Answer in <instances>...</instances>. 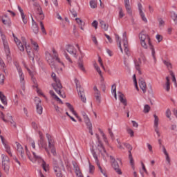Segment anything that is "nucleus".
I'll use <instances>...</instances> for the list:
<instances>
[{"instance_id": "nucleus-1", "label": "nucleus", "mask_w": 177, "mask_h": 177, "mask_svg": "<svg viewBox=\"0 0 177 177\" xmlns=\"http://www.w3.org/2000/svg\"><path fill=\"white\" fill-rule=\"evenodd\" d=\"M13 37L14 41L17 44L18 49H19L21 52H24V49L26 48L30 60H32V63H34V59L36 57L34 55L31 46L27 44V39H26L25 37H21V41H20V40H19L18 38L15 36V35H13Z\"/></svg>"}, {"instance_id": "nucleus-2", "label": "nucleus", "mask_w": 177, "mask_h": 177, "mask_svg": "<svg viewBox=\"0 0 177 177\" xmlns=\"http://www.w3.org/2000/svg\"><path fill=\"white\" fill-rule=\"evenodd\" d=\"M139 39L141 46H142L144 49H151L152 57L153 59L154 63H156V62H157V59H156V51L154 50L153 44H151V40L150 39L149 35L146 34L145 31H142L139 34Z\"/></svg>"}, {"instance_id": "nucleus-3", "label": "nucleus", "mask_w": 177, "mask_h": 177, "mask_svg": "<svg viewBox=\"0 0 177 177\" xmlns=\"http://www.w3.org/2000/svg\"><path fill=\"white\" fill-rule=\"evenodd\" d=\"M26 156L28 157L30 161L34 164H36V162H37V164H41L44 171L46 172L49 171V165H48L45 160H42V158L38 155V153L34 152V151H32V155H30V151H28L27 147H26Z\"/></svg>"}, {"instance_id": "nucleus-4", "label": "nucleus", "mask_w": 177, "mask_h": 177, "mask_svg": "<svg viewBox=\"0 0 177 177\" xmlns=\"http://www.w3.org/2000/svg\"><path fill=\"white\" fill-rule=\"evenodd\" d=\"M46 55V60L47 63L50 66L51 68H56V66L55 65V60L57 62V63H60L62 67H64V64L62 62L60 58L59 57V53L56 50L53 49L51 52L46 51L45 53Z\"/></svg>"}, {"instance_id": "nucleus-5", "label": "nucleus", "mask_w": 177, "mask_h": 177, "mask_svg": "<svg viewBox=\"0 0 177 177\" xmlns=\"http://www.w3.org/2000/svg\"><path fill=\"white\" fill-rule=\"evenodd\" d=\"M51 77L55 82V83L52 84L53 89L55 91V92H57V93H58V95H59L61 97L65 99L66 94H62V92L60 91L62 88H63V86H62V83H60V79H59V77H57L56 73H53L51 74Z\"/></svg>"}, {"instance_id": "nucleus-6", "label": "nucleus", "mask_w": 177, "mask_h": 177, "mask_svg": "<svg viewBox=\"0 0 177 177\" xmlns=\"http://www.w3.org/2000/svg\"><path fill=\"white\" fill-rule=\"evenodd\" d=\"M25 68H26L28 73H29V75L31 77V80L32 81L34 85V88H37V93L39 95H41L42 96H44V94L42 93V91L39 89H38V84L37 83V79H35V77H34V76L37 74V72H35V69L34 68V66H32L31 68V69H30V68L27 67L26 66H25Z\"/></svg>"}, {"instance_id": "nucleus-7", "label": "nucleus", "mask_w": 177, "mask_h": 177, "mask_svg": "<svg viewBox=\"0 0 177 177\" xmlns=\"http://www.w3.org/2000/svg\"><path fill=\"white\" fill-rule=\"evenodd\" d=\"M2 160V168L6 174H9V169H10V160L9 157L5 154H1Z\"/></svg>"}, {"instance_id": "nucleus-8", "label": "nucleus", "mask_w": 177, "mask_h": 177, "mask_svg": "<svg viewBox=\"0 0 177 177\" xmlns=\"http://www.w3.org/2000/svg\"><path fill=\"white\" fill-rule=\"evenodd\" d=\"M15 66L18 73L19 82L22 86V89H24V84H26V76L24 75V73H23V69H21L20 65H19V64L17 62L15 64Z\"/></svg>"}, {"instance_id": "nucleus-9", "label": "nucleus", "mask_w": 177, "mask_h": 177, "mask_svg": "<svg viewBox=\"0 0 177 177\" xmlns=\"http://www.w3.org/2000/svg\"><path fill=\"white\" fill-rule=\"evenodd\" d=\"M75 83L76 84L77 91L78 92V95L83 103H86V97H85V93L84 92V88L81 87L80 84V82L78 80L75 79Z\"/></svg>"}, {"instance_id": "nucleus-10", "label": "nucleus", "mask_w": 177, "mask_h": 177, "mask_svg": "<svg viewBox=\"0 0 177 177\" xmlns=\"http://www.w3.org/2000/svg\"><path fill=\"white\" fill-rule=\"evenodd\" d=\"M111 162L112 163V167L115 169V171L118 174V175H122V172L121 169H120L119 164H121V159L115 160L113 156H110Z\"/></svg>"}, {"instance_id": "nucleus-11", "label": "nucleus", "mask_w": 177, "mask_h": 177, "mask_svg": "<svg viewBox=\"0 0 177 177\" xmlns=\"http://www.w3.org/2000/svg\"><path fill=\"white\" fill-rule=\"evenodd\" d=\"M91 153L95 159V164L98 167V169H100V171L103 175V176L107 177V172L106 171V169H103L102 166H100V163L99 162V159H97V154H96V152H95V149H93V150L91 151Z\"/></svg>"}, {"instance_id": "nucleus-12", "label": "nucleus", "mask_w": 177, "mask_h": 177, "mask_svg": "<svg viewBox=\"0 0 177 177\" xmlns=\"http://www.w3.org/2000/svg\"><path fill=\"white\" fill-rule=\"evenodd\" d=\"M1 39L3 41V44L4 46V50L6 55L7 56L8 60H10V49L9 48V44H8V39H6V37L5 35H1Z\"/></svg>"}, {"instance_id": "nucleus-13", "label": "nucleus", "mask_w": 177, "mask_h": 177, "mask_svg": "<svg viewBox=\"0 0 177 177\" xmlns=\"http://www.w3.org/2000/svg\"><path fill=\"white\" fill-rule=\"evenodd\" d=\"M46 138L48 139V147L53 156H56V148H55V140L49 134L46 135Z\"/></svg>"}, {"instance_id": "nucleus-14", "label": "nucleus", "mask_w": 177, "mask_h": 177, "mask_svg": "<svg viewBox=\"0 0 177 177\" xmlns=\"http://www.w3.org/2000/svg\"><path fill=\"white\" fill-rule=\"evenodd\" d=\"M95 136L98 141V145L97 147V149L100 151L102 157H104V158H106V157H107V152H106V149H104V147H103V144H102V142L100 141V138L99 137V135L95 134Z\"/></svg>"}, {"instance_id": "nucleus-15", "label": "nucleus", "mask_w": 177, "mask_h": 177, "mask_svg": "<svg viewBox=\"0 0 177 177\" xmlns=\"http://www.w3.org/2000/svg\"><path fill=\"white\" fill-rule=\"evenodd\" d=\"M65 49L68 53L73 56V57H77V49L74 46L68 44L65 46Z\"/></svg>"}, {"instance_id": "nucleus-16", "label": "nucleus", "mask_w": 177, "mask_h": 177, "mask_svg": "<svg viewBox=\"0 0 177 177\" xmlns=\"http://www.w3.org/2000/svg\"><path fill=\"white\" fill-rule=\"evenodd\" d=\"M154 120H153V127L155 129V132L156 133V135L158 138L161 136V134L160 133V131L158 130V122H160V118H158V116L157 115H153Z\"/></svg>"}, {"instance_id": "nucleus-17", "label": "nucleus", "mask_w": 177, "mask_h": 177, "mask_svg": "<svg viewBox=\"0 0 177 177\" xmlns=\"http://www.w3.org/2000/svg\"><path fill=\"white\" fill-rule=\"evenodd\" d=\"M35 103L36 104V110L37 114H42L43 108L42 104H41V99H39L38 97H35Z\"/></svg>"}, {"instance_id": "nucleus-18", "label": "nucleus", "mask_w": 177, "mask_h": 177, "mask_svg": "<svg viewBox=\"0 0 177 177\" xmlns=\"http://www.w3.org/2000/svg\"><path fill=\"white\" fill-rule=\"evenodd\" d=\"M138 8L139 15H140L142 21H144V23H147V18H146V15H145V12H143L144 8H143V6L142 5V3H138Z\"/></svg>"}, {"instance_id": "nucleus-19", "label": "nucleus", "mask_w": 177, "mask_h": 177, "mask_svg": "<svg viewBox=\"0 0 177 177\" xmlns=\"http://www.w3.org/2000/svg\"><path fill=\"white\" fill-rule=\"evenodd\" d=\"M123 46L124 48L125 54L129 56V48L128 47V38L127 37V32L123 33Z\"/></svg>"}, {"instance_id": "nucleus-20", "label": "nucleus", "mask_w": 177, "mask_h": 177, "mask_svg": "<svg viewBox=\"0 0 177 177\" xmlns=\"http://www.w3.org/2000/svg\"><path fill=\"white\" fill-rule=\"evenodd\" d=\"M0 138L1 139L2 144L6 149V153H8V154L10 156V157H12V149H10V146L8 145V142L5 140V138H3V136H0Z\"/></svg>"}, {"instance_id": "nucleus-21", "label": "nucleus", "mask_w": 177, "mask_h": 177, "mask_svg": "<svg viewBox=\"0 0 177 177\" xmlns=\"http://www.w3.org/2000/svg\"><path fill=\"white\" fill-rule=\"evenodd\" d=\"M16 145V147H17V151L18 153V154H19L21 156V158L24 160V149L23 148V146H21V145H20V143H19L18 142H15Z\"/></svg>"}, {"instance_id": "nucleus-22", "label": "nucleus", "mask_w": 177, "mask_h": 177, "mask_svg": "<svg viewBox=\"0 0 177 177\" xmlns=\"http://www.w3.org/2000/svg\"><path fill=\"white\" fill-rule=\"evenodd\" d=\"M35 9H36L37 14L39 15V17L40 20H44V12H42V8L41 6H39V4L38 3H34Z\"/></svg>"}, {"instance_id": "nucleus-23", "label": "nucleus", "mask_w": 177, "mask_h": 177, "mask_svg": "<svg viewBox=\"0 0 177 177\" xmlns=\"http://www.w3.org/2000/svg\"><path fill=\"white\" fill-rule=\"evenodd\" d=\"M0 118L1 120H3V121H4V122H8L9 120L13 119L12 118V115L10 113H8L5 117V114H3V112L2 111L0 112Z\"/></svg>"}, {"instance_id": "nucleus-24", "label": "nucleus", "mask_w": 177, "mask_h": 177, "mask_svg": "<svg viewBox=\"0 0 177 177\" xmlns=\"http://www.w3.org/2000/svg\"><path fill=\"white\" fill-rule=\"evenodd\" d=\"M139 85H140V88L142 91L143 93H146V92H147V86L146 85V82H145V80L140 79L139 80Z\"/></svg>"}, {"instance_id": "nucleus-25", "label": "nucleus", "mask_w": 177, "mask_h": 177, "mask_svg": "<svg viewBox=\"0 0 177 177\" xmlns=\"http://www.w3.org/2000/svg\"><path fill=\"white\" fill-rule=\"evenodd\" d=\"M118 95L120 102H121L122 104H124V109H125V106L128 104V103L127 102V98H125V95H124L120 91L118 93Z\"/></svg>"}, {"instance_id": "nucleus-26", "label": "nucleus", "mask_w": 177, "mask_h": 177, "mask_svg": "<svg viewBox=\"0 0 177 177\" xmlns=\"http://www.w3.org/2000/svg\"><path fill=\"white\" fill-rule=\"evenodd\" d=\"M63 170V167H60L57 165L54 167V171L57 177H63V174L62 171Z\"/></svg>"}, {"instance_id": "nucleus-27", "label": "nucleus", "mask_w": 177, "mask_h": 177, "mask_svg": "<svg viewBox=\"0 0 177 177\" xmlns=\"http://www.w3.org/2000/svg\"><path fill=\"white\" fill-rule=\"evenodd\" d=\"M73 167L75 169V172L76 174L77 177H84V175L82 174V172H81V170L80 169V167H78V165L77 163L73 162Z\"/></svg>"}, {"instance_id": "nucleus-28", "label": "nucleus", "mask_w": 177, "mask_h": 177, "mask_svg": "<svg viewBox=\"0 0 177 177\" xmlns=\"http://www.w3.org/2000/svg\"><path fill=\"white\" fill-rule=\"evenodd\" d=\"M18 10L21 13V17L22 19L24 24H27V21H28L27 17L26 16V15H24V12H23V9H21V7H20V6H18Z\"/></svg>"}, {"instance_id": "nucleus-29", "label": "nucleus", "mask_w": 177, "mask_h": 177, "mask_svg": "<svg viewBox=\"0 0 177 177\" xmlns=\"http://www.w3.org/2000/svg\"><path fill=\"white\" fill-rule=\"evenodd\" d=\"M124 6L126 10L129 15H132V9L131 8V4L129 3V0H124Z\"/></svg>"}, {"instance_id": "nucleus-30", "label": "nucleus", "mask_w": 177, "mask_h": 177, "mask_svg": "<svg viewBox=\"0 0 177 177\" xmlns=\"http://www.w3.org/2000/svg\"><path fill=\"white\" fill-rule=\"evenodd\" d=\"M49 93L53 99H55V100H56V102H58L60 104H63V101H62V100L59 98L57 95H56L54 91H50Z\"/></svg>"}, {"instance_id": "nucleus-31", "label": "nucleus", "mask_w": 177, "mask_h": 177, "mask_svg": "<svg viewBox=\"0 0 177 177\" xmlns=\"http://www.w3.org/2000/svg\"><path fill=\"white\" fill-rule=\"evenodd\" d=\"M163 88L167 92H169L171 89V82H169V77H166V83L164 84Z\"/></svg>"}, {"instance_id": "nucleus-32", "label": "nucleus", "mask_w": 177, "mask_h": 177, "mask_svg": "<svg viewBox=\"0 0 177 177\" xmlns=\"http://www.w3.org/2000/svg\"><path fill=\"white\" fill-rule=\"evenodd\" d=\"M75 21L78 24L80 29L84 31V27H85V22H84L80 18H75Z\"/></svg>"}, {"instance_id": "nucleus-33", "label": "nucleus", "mask_w": 177, "mask_h": 177, "mask_svg": "<svg viewBox=\"0 0 177 177\" xmlns=\"http://www.w3.org/2000/svg\"><path fill=\"white\" fill-rule=\"evenodd\" d=\"M55 111H57L58 115L62 118V120H66V116H63V109L59 108L57 106H55Z\"/></svg>"}, {"instance_id": "nucleus-34", "label": "nucleus", "mask_w": 177, "mask_h": 177, "mask_svg": "<svg viewBox=\"0 0 177 177\" xmlns=\"http://www.w3.org/2000/svg\"><path fill=\"white\" fill-rule=\"evenodd\" d=\"M0 100L4 106L8 104V100L6 99V96H5L2 91H0Z\"/></svg>"}, {"instance_id": "nucleus-35", "label": "nucleus", "mask_w": 177, "mask_h": 177, "mask_svg": "<svg viewBox=\"0 0 177 177\" xmlns=\"http://www.w3.org/2000/svg\"><path fill=\"white\" fill-rule=\"evenodd\" d=\"M32 30L35 34H38L39 28H38V25L37 24V22L34 21V19L32 18Z\"/></svg>"}, {"instance_id": "nucleus-36", "label": "nucleus", "mask_w": 177, "mask_h": 177, "mask_svg": "<svg viewBox=\"0 0 177 177\" xmlns=\"http://www.w3.org/2000/svg\"><path fill=\"white\" fill-rule=\"evenodd\" d=\"M162 151L165 156L166 161L168 162V164H171V158H169V154H168V152L164 146L162 147Z\"/></svg>"}, {"instance_id": "nucleus-37", "label": "nucleus", "mask_w": 177, "mask_h": 177, "mask_svg": "<svg viewBox=\"0 0 177 177\" xmlns=\"http://www.w3.org/2000/svg\"><path fill=\"white\" fill-rule=\"evenodd\" d=\"M30 43H31V45H32L33 49L36 52H38V50H39V46L38 45V43H37V41H35L32 39H30Z\"/></svg>"}, {"instance_id": "nucleus-38", "label": "nucleus", "mask_w": 177, "mask_h": 177, "mask_svg": "<svg viewBox=\"0 0 177 177\" xmlns=\"http://www.w3.org/2000/svg\"><path fill=\"white\" fill-rule=\"evenodd\" d=\"M135 64L136 70H138L139 74H140V70L139 69V66H140V64H142V60L140 59V58H138V59L135 60Z\"/></svg>"}, {"instance_id": "nucleus-39", "label": "nucleus", "mask_w": 177, "mask_h": 177, "mask_svg": "<svg viewBox=\"0 0 177 177\" xmlns=\"http://www.w3.org/2000/svg\"><path fill=\"white\" fill-rule=\"evenodd\" d=\"M100 24L102 30H104V31H107V30H109V25L106 24V22H104V21L100 20Z\"/></svg>"}, {"instance_id": "nucleus-40", "label": "nucleus", "mask_w": 177, "mask_h": 177, "mask_svg": "<svg viewBox=\"0 0 177 177\" xmlns=\"http://www.w3.org/2000/svg\"><path fill=\"white\" fill-rule=\"evenodd\" d=\"M112 94H114V97L117 100V86L115 84L112 85L111 86Z\"/></svg>"}, {"instance_id": "nucleus-41", "label": "nucleus", "mask_w": 177, "mask_h": 177, "mask_svg": "<svg viewBox=\"0 0 177 177\" xmlns=\"http://www.w3.org/2000/svg\"><path fill=\"white\" fill-rule=\"evenodd\" d=\"M126 131L128 135L130 136V138H133V136H135V132L130 127H127Z\"/></svg>"}, {"instance_id": "nucleus-42", "label": "nucleus", "mask_w": 177, "mask_h": 177, "mask_svg": "<svg viewBox=\"0 0 177 177\" xmlns=\"http://www.w3.org/2000/svg\"><path fill=\"white\" fill-rule=\"evenodd\" d=\"M94 68L96 70V71L98 73L100 77L102 78L103 75H102V71L100 70V68L99 67V66H97V63H94Z\"/></svg>"}, {"instance_id": "nucleus-43", "label": "nucleus", "mask_w": 177, "mask_h": 177, "mask_svg": "<svg viewBox=\"0 0 177 177\" xmlns=\"http://www.w3.org/2000/svg\"><path fill=\"white\" fill-rule=\"evenodd\" d=\"M88 172L91 175L95 172V166L91 164V162H88Z\"/></svg>"}, {"instance_id": "nucleus-44", "label": "nucleus", "mask_w": 177, "mask_h": 177, "mask_svg": "<svg viewBox=\"0 0 177 177\" xmlns=\"http://www.w3.org/2000/svg\"><path fill=\"white\" fill-rule=\"evenodd\" d=\"M163 63L166 67H167L168 70H172V64H171V62L165 60L163 61Z\"/></svg>"}, {"instance_id": "nucleus-45", "label": "nucleus", "mask_w": 177, "mask_h": 177, "mask_svg": "<svg viewBox=\"0 0 177 177\" xmlns=\"http://www.w3.org/2000/svg\"><path fill=\"white\" fill-rule=\"evenodd\" d=\"M90 6L92 9H95V8H97V3L96 0L90 1Z\"/></svg>"}, {"instance_id": "nucleus-46", "label": "nucleus", "mask_w": 177, "mask_h": 177, "mask_svg": "<svg viewBox=\"0 0 177 177\" xmlns=\"http://www.w3.org/2000/svg\"><path fill=\"white\" fill-rule=\"evenodd\" d=\"M83 118L86 126L91 125L92 124V122H91V119H89L88 115H86L84 117H83Z\"/></svg>"}, {"instance_id": "nucleus-47", "label": "nucleus", "mask_w": 177, "mask_h": 177, "mask_svg": "<svg viewBox=\"0 0 177 177\" xmlns=\"http://www.w3.org/2000/svg\"><path fill=\"white\" fill-rule=\"evenodd\" d=\"M129 158L130 160V164H131L133 169H135V162L133 160V158H132V153H129Z\"/></svg>"}, {"instance_id": "nucleus-48", "label": "nucleus", "mask_w": 177, "mask_h": 177, "mask_svg": "<svg viewBox=\"0 0 177 177\" xmlns=\"http://www.w3.org/2000/svg\"><path fill=\"white\" fill-rule=\"evenodd\" d=\"M66 104L70 111H71L74 114V115H77V113H75V111H74V108L73 107V106H71V104H70V103L68 102L66 103Z\"/></svg>"}, {"instance_id": "nucleus-49", "label": "nucleus", "mask_w": 177, "mask_h": 177, "mask_svg": "<svg viewBox=\"0 0 177 177\" xmlns=\"http://www.w3.org/2000/svg\"><path fill=\"white\" fill-rule=\"evenodd\" d=\"M99 132L100 133L104 142H105V143H108L107 137L106 136V134H104L103 131H102V129H99Z\"/></svg>"}, {"instance_id": "nucleus-50", "label": "nucleus", "mask_w": 177, "mask_h": 177, "mask_svg": "<svg viewBox=\"0 0 177 177\" xmlns=\"http://www.w3.org/2000/svg\"><path fill=\"white\" fill-rule=\"evenodd\" d=\"M170 75L171 76L172 82H174V86H177L176 78L175 77V75L174 74V72L170 71Z\"/></svg>"}, {"instance_id": "nucleus-51", "label": "nucleus", "mask_w": 177, "mask_h": 177, "mask_svg": "<svg viewBox=\"0 0 177 177\" xmlns=\"http://www.w3.org/2000/svg\"><path fill=\"white\" fill-rule=\"evenodd\" d=\"M125 16V13H124V10L122 8H119V19H122Z\"/></svg>"}, {"instance_id": "nucleus-52", "label": "nucleus", "mask_w": 177, "mask_h": 177, "mask_svg": "<svg viewBox=\"0 0 177 177\" xmlns=\"http://www.w3.org/2000/svg\"><path fill=\"white\" fill-rule=\"evenodd\" d=\"M150 106L149 104H145L144 106V110L143 112L147 114V113H149L150 111Z\"/></svg>"}, {"instance_id": "nucleus-53", "label": "nucleus", "mask_w": 177, "mask_h": 177, "mask_svg": "<svg viewBox=\"0 0 177 177\" xmlns=\"http://www.w3.org/2000/svg\"><path fill=\"white\" fill-rule=\"evenodd\" d=\"M165 115H166V117H167V118H169V120H171V109H167L166 110Z\"/></svg>"}, {"instance_id": "nucleus-54", "label": "nucleus", "mask_w": 177, "mask_h": 177, "mask_svg": "<svg viewBox=\"0 0 177 177\" xmlns=\"http://www.w3.org/2000/svg\"><path fill=\"white\" fill-rule=\"evenodd\" d=\"M171 18L174 20L175 24H177V14L175 12L171 13Z\"/></svg>"}, {"instance_id": "nucleus-55", "label": "nucleus", "mask_w": 177, "mask_h": 177, "mask_svg": "<svg viewBox=\"0 0 177 177\" xmlns=\"http://www.w3.org/2000/svg\"><path fill=\"white\" fill-rule=\"evenodd\" d=\"M158 21L159 23V27H164V26L165 24V21H164V20H162V19L159 18L158 19Z\"/></svg>"}, {"instance_id": "nucleus-56", "label": "nucleus", "mask_w": 177, "mask_h": 177, "mask_svg": "<svg viewBox=\"0 0 177 177\" xmlns=\"http://www.w3.org/2000/svg\"><path fill=\"white\" fill-rule=\"evenodd\" d=\"M133 80L137 91H139V87H138V82H136V75H133Z\"/></svg>"}, {"instance_id": "nucleus-57", "label": "nucleus", "mask_w": 177, "mask_h": 177, "mask_svg": "<svg viewBox=\"0 0 177 177\" xmlns=\"http://www.w3.org/2000/svg\"><path fill=\"white\" fill-rule=\"evenodd\" d=\"M40 27L43 34L46 35V30H45V26H44V23H42V21L40 22Z\"/></svg>"}, {"instance_id": "nucleus-58", "label": "nucleus", "mask_w": 177, "mask_h": 177, "mask_svg": "<svg viewBox=\"0 0 177 177\" xmlns=\"http://www.w3.org/2000/svg\"><path fill=\"white\" fill-rule=\"evenodd\" d=\"M78 67H79L80 70L85 72V67H84V64L82 62L78 63Z\"/></svg>"}, {"instance_id": "nucleus-59", "label": "nucleus", "mask_w": 177, "mask_h": 177, "mask_svg": "<svg viewBox=\"0 0 177 177\" xmlns=\"http://www.w3.org/2000/svg\"><path fill=\"white\" fill-rule=\"evenodd\" d=\"M118 147L120 149V150H123L124 147H122V144H121V140L120 139H117Z\"/></svg>"}, {"instance_id": "nucleus-60", "label": "nucleus", "mask_w": 177, "mask_h": 177, "mask_svg": "<svg viewBox=\"0 0 177 177\" xmlns=\"http://www.w3.org/2000/svg\"><path fill=\"white\" fill-rule=\"evenodd\" d=\"M30 146L31 150H35V142H34V140H30Z\"/></svg>"}, {"instance_id": "nucleus-61", "label": "nucleus", "mask_w": 177, "mask_h": 177, "mask_svg": "<svg viewBox=\"0 0 177 177\" xmlns=\"http://www.w3.org/2000/svg\"><path fill=\"white\" fill-rule=\"evenodd\" d=\"M124 147L128 149L129 154H131V151L132 150V146L129 144H124Z\"/></svg>"}, {"instance_id": "nucleus-62", "label": "nucleus", "mask_w": 177, "mask_h": 177, "mask_svg": "<svg viewBox=\"0 0 177 177\" xmlns=\"http://www.w3.org/2000/svg\"><path fill=\"white\" fill-rule=\"evenodd\" d=\"M97 24H98L97 21L95 20V21H93V23L91 24V26H92V27H94V28H95V30H97Z\"/></svg>"}, {"instance_id": "nucleus-63", "label": "nucleus", "mask_w": 177, "mask_h": 177, "mask_svg": "<svg viewBox=\"0 0 177 177\" xmlns=\"http://www.w3.org/2000/svg\"><path fill=\"white\" fill-rule=\"evenodd\" d=\"M86 127L88 129L89 133H91V135H93V131H92V124H88Z\"/></svg>"}, {"instance_id": "nucleus-64", "label": "nucleus", "mask_w": 177, "mask_h": 177, "mask_svg": "<svg viewBox=\"0 0 177 177\" xmlns=\"http://www.w3.org/2000/svg\"><path fill=\"white\" fill-rule=\"evenodd\" d=\"M95 96L97 102H100V93H95Z\"/></svg>"}]
</instances>
